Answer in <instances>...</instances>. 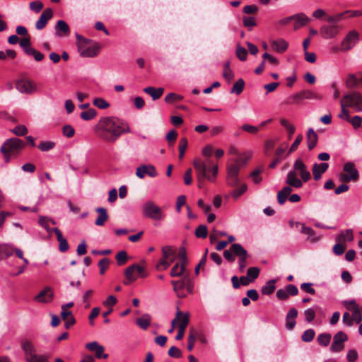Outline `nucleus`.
Returning <instances> with one entry per match:
<instances>
[{
    "mask_svg": "<svg viewBox=\"0 0 362 362\" xmlns=\"http://www.w3.org/2000/svg\"><path fill=\"white\" fill-rule=\"evenodd\" d=\"M93 131L98 139L111 144L115 142L123 134L131 132L127 122L115 116L100 117Z\"/></svg>",
    "mask_w": 362,
    "mask_h": 362,
    "instance_id": "f257e3e1",
    "label": "nucleus"
},
{
    "mask_svg": "<svg viewBox=\"0 0 362 362\" xmlns=\"http://www.w3.org/2000/svg\"><path fill=\"white\" fill-rule=\"evenodd\" d=\"M310 178L311 175L305 164L300 158H298L293 164V169L286 175V183L295 188H300L303 182H308Z\"/></svg>",
    "mask_w": 362,
    "mask_h": 362,
    "instance_id": "f03ea898",
    "label": "nucleus"
},
{
    "mask_svg": "<svg viewBox=\"0 0 362 362\" xmlns=\"http://www.w3.org/2000/svg\"><path fill=\"white\" fill-rule=\"evenodd\" d=\"M193 165L196 171L197 177H206L209 182H214L218 172V166L211 158H195Z\"/></svg>",
    "mask_w": 362,
    "mask_h": 362,
    "instance_id": "7ed1b4c3",
    "label": "nucleus"
},
{
    "mask_svg": "<svg viewBox=\"0 0 362 362\" xmlns=\"http://www.w3.org/2000/svg\"><path fill=\"white\" fill-rule=\"evenodd\" d=\"M325 23L321 26L320 33L322 38L329 40L339 33V14L327 15Z\"/></svg>",
    "mask_w": 362,
    "mask_h": 362,
    "instance_id": "20e7f679",
    "label": "nucleus"
},
{
    "mask_svg": "<svg viewBox=\"0 0 362 362\" xmlns=\"http://www.w3.org/2000/svg\"><path fill=\"white\" fill-rule=\"evenodd\" d=\"M25 142L18 138L6 139L1 147L0 151L4 154L5 160L8 162L11 156H17L25 147Z\"/></svg>",
    "mask_w": 362,
    "mask_h": 362,
    "instance_id": "39448f33",
    "label": "nucleus"
},
{
    "mask_svg": "<svg viewBox=\"0 0 362 362\" xmlns=\"http://www.w3.org/2000/svg\"><path fill=\"white\" fill-rule=\"evenodd\" d=\"M171 284L173 286V291L180 298H185L187 293H192L194 291V281L189 274H185L180 280L171 281Z\"/></svg>",
    "mask_w": 362,
    "mask_h": 362,
    "instance_id": "423d86ee",
    "label": "nucleus"
},
{
    "mask_svg": "<svg viewBox=\"0 0 362 362\" xmlns=\"http://www.w3.org/2000/svg\"><path fill=\"white\" fill-rule=\"evenodd\" d=\"M143 215L154 221H163L166 215L161 208L151 200L146 201L142 206Z\"/></svg>",
    "mask_w": 362,
    "mask_h": 362,
    "instance_id": "0eeeda50",
    "label": "nucleus"
},
{
    "mask_svg": "<svg viewBox=\"0 0 362 362\" xmlns=\"http://www.w3.org/2000/svg\"><path fill=\"white\" fill-rule=\"evenodd\" d=\"M342 107H349L356 112L362 111V95L358 92H351L344 95L341 100V109Z\"/></svg>",
    "mask_w": 362,
    "mask_h": 362,
    "instance_id": "6e6552de",
    "label": "nucleus"
},
{
    "mask_svg": "<svg viewBox=\"0 0 362 362\" xmlns=\"http://www.w3.org/2000/svg\"><path fill=\"white\" fill-rule=\"evenodd\" d=\"M359 179V173L356 168L355 164L352 162H347L343 166L341 172V182H356Z\"/></svg>",
    "mask_w": 362,
    "mask_h": 362,
    "instance_id": "1a4fd4ad",
    "label": "nucleus"
},
{
    "mask_svg": "<svg viewBox=\"0 0 362 362\" xmlns=\"http://www.w3.org/2000/svg\"><path fill=\"white\" fill-rule=\"evenodd\" d=\"M233 255L238 257V264L240 272H243L247 267V259L249 257L247 251L239 243L232 244Z\"/></svg>",
    "mask_w": 362,
    "mask_h": 362,
    "instance_id": "9d476101",
    "label": "nucleus"
},
{
    "mask_svg": "<svg viewBox=\"0 0 362 362\" xmlns=\"http://www.w3.org/2000/svg\"><path fill=\"white\" fill-rule=\"evenodd\" d=\"M16 88L21 93L30 95L36 92L37 86L29 78H21L16 81Z\"/></svg>",
    "mask_w": 362,
    "mask_h": 362,
    "instance_id": "9b49d317",
    "label": "nucleus"
},
{
    "mask_svg": "<svg viewBox=\"0 0 362 362\" xmlns=\"http://www.w3.org/2000/svg\"><path fill=\"white\" fill-rule=\"evenodd\" d=\"M78 49L81 56L84 57H93L98 54L100 47L96 42L90 44L88 40L87 42L79 44Z\"/></svg>",
    "mask_w": 362,
    "mask_h": 362,
    "instance_id": "f8f14e48",
    "label": "nucleus"
},
{
    "mask_svg": "<svg viewBox=\"0 0 362 362\" xmlns=\"http://www.w3.org/2000/svg\"><path fill=\"white\" fill-rule=\"evenodd\" d=\"M358 40V34L357 32L350 31L343 41L341 42V52H347L352 49Z\"/></svg>",
    "mask_w": 362,
    "mask_h": 362,
    "instance_id": "ddd939ff",
    "label": "nucleus"
},
{
    "mask_svg": "<svg viewBox=\"0 0 362 362\" xmlns=\"http://www.w3.org/2000/svg\"><path fill=\"white\" fill-rule=\"evenodd\" d=\"M343 305L349 311L353 312L352 318L356 324H359L362 321V315L360 313L358 305L356 303L355 300H344Z\"/></svg>",
    "mask_w": 362,
    "mask_h": 362,
    "instance_id": "4468645a",
    "label": "nucleus"
},
{
    "mask_svg": "<svg viewBox=\"0 0 362 362\" xmlns=\"http://www.w3.org/2000/svg\"><path fill=\"white\" fill-rule=\"evenodd\" d=\"M146 175L151 177H155L158 174L155 167L152 165H142L136 168V175L139 178L142 179Z\"/></svg>",
    "mask_w": 362,
    "mask_h": 362,
    "instance_id": "2eb2a0df",
    "label": "nucleus"
},
{
    "mask_svg": "<svg viewBox=\"0 0 362 362\" xmlns=\"http://www.w3.org/2000/svg\"><path fill=\"white\" fill-rule=\"evenodd\" d=\"M341 119H345L346 121L351 124L354 129L360 127L362 122L361 117L356 115L351 117L349 115V111L344 107H342L341 110Z\"/></svg>",
    "mask_w": 362,
    "mask_h": 362,
    "instance_id": "dca6fc26",
    "label": "nucleus"
},
{
    "mask_svg": "<svg viewBox=\"0 0 362 362\" xmlns=\"http://www.w3.org/2000/svg\"><path fill=\"white\" fill-rule=\"evenodd\" d=\"M52 16L53 11L51 8L45 9L35 23V28L39 30L44 29Z\"/></svg>",
    "mask_w": 362,
    "mask_h": 362,
    "instance_id": "f3484780",
    "label": "nucleus"
},
{
    "mask_svg": "<svg viewBox=\"0 0 362 362\" xmlns=\"http://www.w3.org/2000/svg\"><path fill=\"white\" fill-rule=\"evenodd\" d=\"M55 35L57 37L69 36L70 35V28L69 25L63 20H59L54 26Z\"/></svg>",
    "mask_w": 362,
    "mask_h": 362,
    "instance_id": "a211bd4d",
    "label": "nucleus"
},
{
    "mask_svg": "<svg viewBox=\"0 0 362 362\" xmlns=\"http://www.w3.org/2000/svg\"><path fill=\"white\" fill-rule=\"evenodd\" d=\"M35 300L39 303H49L53 299V292L50 287H46L35 297Z\"/></svg>",
    "mask_w": 362,
    "mask_h": 362,
    "instance_id": "6ab92c4d",
    "label": "nucleus"
},
{
    "mask_svg": "<svg viewBox=\"0 0 362 362\" xmlns=\"http://www.w3.org/2000/svg\"><path fill=\"white\" fill-rule=\"evenodd\" d=\"M298 316V310L295 308H291L286 316L285 327L288 330H292L296 324V318Z\"/></svg>",
    "mask_w": 362,
    "mask_h": 362,
    "instance_id": "aec40b11",
    "label": "nucleus"
},
{
    "mask_svg": "<svg viewBox=\"0 0 362 362\" xmlns=\"http://www.w3.org/2000/svg\"><path fill=\"white\" fill-rule=\"evenodd\" d=\"M329 168L327 163H314L313 165V175L315 181L322 177V175L327 171Z\"/></svg>",
    "mask_w": 362,
    "mask_h": 362,
    "instance_id": "412c9836",
    "label": "nucleus"
},
{
    "mask_svg": "<svg viewBox=\"0 0 362 362\" xmlns=\"http://www.w3.org/2000/svg\"><path fill=\"white\" fill-rule=\"evenodd\" d=\"M293 21H295L294 30H298L307 25L310 19L304 13H298L293 15Z\"/></svg>",
    "mask_w": 362,
    "mask_h": 362,
    "instance_id": "4be33fe9",
    "label": "nucleus"
},
{
    "mask_svg": "<svg viewBox=\"0 0 362 362\" xmlns=\"http://www.w3.org/2000/svg\"><path fill=\"white\" fill-rule=\"evenodd\" d=\"M272 49L279 53H284L288 47V43L282 38H279L271 42Z\"/></svg>",
    "mask_w": 362,
    "mask_h": 362,
    "instance_id": "5701e85b",
    "label": "nucleus"
},
{
    "mask_svg": "<svg viewBox=\"0 0 362 362\" xmlns=\"http://www.w3.org/2000/svg\"><path fill=\"white\" fill-rule=\"evenodd\" d=\"M186 264L184 263H176L173 268L171 269L170 275L171 277H179L181 278L185 276V274H189V272H187L185 269Z\"/></svg>",
    "mask_w": 362,
    "mask_h": 362,
    "instance_id": "b1692460",
    "label": "nucleus"
},
{
    "mask_svg": "<svg viewBox=\"0 0 362 362\" xmlns=\"http://www.w3.org/2000/svg\"><path fill=\"white\" fill-rule=\"evenodd\" d=\"M306 139L308 148L310 151H312L316 146L318 140V136L313 128L308 130Z\"/></svg>",
    "mask_w": 362,
    "mask_h": 362,
    "instance_id": "393cba45",
    "label": "nucleus"
},
{
    "mask_svg": "<svg viewBox=\"0 0 362 362\" xmlns=\"http://www.w3.org/2000/svg\"><path fill=\"white\" fill-rule=\"evenodd\" d=\"M21 348L25 353V360L36 354V349L34 345L29 341L25 340L21 342Z\"/></svg>",
    "mask_w": 362,
    "mask_h": 362,
    "instance_id": "a878e982",
    "label": "nucleus"
},
{
    "mask_svg": "<svg viewBox=\"0 0 362 362\" xmlns=\"http://www.w3.org/2000/svg\"><path fill=\"white\" fill-rule=\"evenodd\" d=\"M144 91L146 93L151 95V97L152 98V99L153 100H156L159 99L162 96V95L163 94V92H164V88H156L155 87H153V86H148V87L145 88L144 89Z\"/></svg>",
    "mask_w": 362,
    "mask_h": 362,
    "instance_id": "bb28decb",
    "label": "nucleus"
},
{
    "mask_svg": "<svg viewBox=\"0 0 362 362\" xmlns=\"http://www.w3.org/2000/svg\"><path fill=\"white\" fill-rule=\"evenodd\" d=\"M95 211L99 213V215L95 221V224L98 226H102L108 219L107 210L103 207H98Z\"/></svg>",
    "mask_w": 362,
    "mask_h": 362,
    "instance_id": "cd10ccee",
    "label": "nucleus"
},
{
    "mask_svg": "<svg viewBox=\"0 0 362 362\" xmlns=\"http://www.w3.org/2000/svg\"><path fill=\"white\" fill-rule=\"evenodd\" d=\"M13 254V246L9 244L0 245V260L6 259Z\"/></svg>",
    "mask_w": 362,
    "mask_h": 362,
    "instance_id": "c85d7f7f",
    "label": "nucleus"
},
{
    "mask_svg": "<svg viewBox=\"0 0 362 362\" xmlns=\"http://www.w3.org/2000/svg\"><path fill=\"white\" fill-rule=\"evenodd\" d=\"M291 186H286L277 194V200L279 204L282 205L285 203L288 196L292 191Z\"/></svg>",
    "mask_w": 362,
    "mask_h": 362,
    "instance_id": "c756f323",
    "label": "nucleus"
},
{
    "mask_svg": "<svg viewBox=\"0 0 362 362\" xmlns=\"http://www.w3.org/2000/svg\"><path fill=\"white\" fill-rule=\"evenodd\" d=\"M346 86L348 88L352 89L357 88L361 83L358 78L353 74H349L345 80Z\"/></svg>",
    "mask_w": 362,
    "mask_h": 362,
    "instance_id": "7c9ffc66",
    "label": "nucleus"
},
{
    "mask_svg": "<svg viewBox=\"0 0 362 362\" xmlns=\"http://www.w3.org/2000/svg\"><path fill=\"white\" fill-rule=\"evenodd\" d=\"M276 280L271 279L266 282V284L262 287L261 292L263 295H271L274 293L276 288Z\"/></svg>",
    "mask_w": 362,
    "mask_h": 362,
    "instance_id": "2f4dec72",
    "label": "nucleus"
},
{
    "mask_svg": "<svg viewBox=\"0 0 362 362\" xmlns=\"http://www.w3.org/2000/svg\"><path fill=\"white\" fill-rule=\"evenodd\" d=\"M303 100H305L303 90L298 92L293 95H290L286 100L285 103L287 105H292L299 103Z\"/></svg>",
    "mask_w": 362,
    "mask_h": 362,
    "instance_id": "473e14b6",
    "label": "nucleus"
},
{
    "mask_svg": "<svg viewBox=\"0 0 362 362\" xmlns=\"http://www.w3.org/2000/svg\"><path fill=\"white\" fill-rule=\"evenodd\" d=\"M151 323V316L145 314L142 317L136 320V324L143 329H146Z\"/></svg>",
    "mask_w": 362,
    "mask_h": 362,
    "instance_id": "72a5a7b5",
    "label": "nucleus"
},
{
    "mask_svg": "<svg viewBox=\"0 0 362 362\" xmlns=\"http://www.w3.org/2000/svg\"><path fill=\"white\" fill-rule=\"evenodd\" d=\"M25 54L27 56L33 57L34 59L37 62L42 61L45 58V55L34 47H31L30 49H27Z\"/></svg>",
    "mask_w": 362,
    "mask_h": 362,
    "instance_id": "f704fd0d",
    "label": "nucleus"
},
{
    "mask_svg": "<svg viewBox=\"0 0 362 362\" xmlns=\"http://www.w3.org/2000/svg\"><path fill=\"white\" fill-rule=\"evenodd\" d=\"M332 334L329 333H321L317 337V341L322 346H327L330 343Z\"/></svg>",
    "mask_w": 362,
    "mask_h": 362,
    "instance_id": "c9c22d12",
    "label": "nucleus"
},
{
    "mask_svg": "<svg viewBox=\"0 0 362 362\" xmlns=\"http://www.w3.org/2000/svg\"><path fill=\"white\" fill-rule=\"evenodd\" d=\"M136 272L133 264L128 267L124 272L125 276L128 281H124V284L128 285L129 284L134 281L136 279V276H134V273Z\"/></svg>",
    "mask_w": 362,
    "mask_h": 362,
    "instance_id": "e433bc0d",
    "label": "nucleus"
},
{
    "mask_svg": "<svg viewBox=\"0 0 362 362\" xmlns=\"http://www.w3.org/2000/svg\"><path fill=\"white\" fill-rule=\"evenodd\" d=\"M245 81L242 78H239L233 85L230 93H235L236 95L240 94L244 88Z\"/></svg>",
    "mask_w": 362,
    "mask_h": 362,
    "instance_id": "4c0bfd02",
    "label": "nucleus"
},
{
    "mask_svg": "<svg viewBox=\"0 0 362 362\" xmlns=\"http://www.w3.org/2000/svg\"><path fill=\"white\" fill-rule=\"evenodd\" d=\"M97 115V112L95 109L90 108L86 111H83L81 113L80 117L85 121H89L95 118Z\"/></svg>",
    "mask_w": 362,
    "mask_h": 362,
    "instance_id": "58836bf2",
    "label": "nucleus"
},
{
    "mask_svg": "<svg viewBox=\"0 0 362 362\" xmlns=\"http://www.w3.org/2000/svg\"><path fill=\"white\" fill-rule=\"evenodd\" d=\"M259 269L257 267H250L247 271V276L250 279L251 283L254 282L259 274Z\"/></svg>",
    "mask_w": 362,
    "mask_h": 362,
    "instance_id": "ea45409f",
    "label": "nucleus"
},
{
    "mask_svg": "<svg viewBox=\"0 0 362 362\" xmlns=\"http://www.w3.org/2000/svg\"><path fill=\"white\" fill-rule=\"evenodd\" d=\"M177 321H180L178 328L186 329V327H187L189 322V313H182V315L180 316Z\"/></svg>",
    "mask_w": 362,
    "mask_h": 362,
    "instance_id": "a19ab883",
    "label": "nucleus"
},
{
    "mask_svg": "<svg viewBox=\"0 0 362 362\" xmlns=\"http://www.w3.org/2000/svg\"><path fill=\"white\" fill-rule=\"evenodd\" d=\"M354 240L353 230L347 229L344 232L341 231V242L349 243Z\"/></svg>",
    "mask_w": 362,
    "mask_h": 362,
    "instance_id": "79ce46f5",
    "label": "nucleus"
},
{
    "mask_svg": "<svg viewBox=\"0 0 362 362\" xmlns=\"http://www.w3.org/2000/svg\"><path fill=\"white\" fill-rule=\"evenodd\" d=\"M173 261H174V258H171L168 261V259H164V257H162L159 260V262L156 266V269L158 270H161V269L165 270Z\"/></svg>",
    "mask_w": 362,
    "mask_h": 362,
    "instance_id": "37998d69",
    "label": "nucleus"
},
{
    "mask_svg": "<svg viewBox=\"0 0 362 362\" xmlns=\"http://www.w3.org/2000/svg\"><path fill=\"white\" fill-rule=\"evenodd\" d=\"M207 234V228L205 225H199L195 230V235L197 238H206Z\"/></svg>",
    "mask_w": 362,
    "mask_h": 362,
    "instance_id": "c03bdc74",
    "label": "nucleus"
},
{
    "mask_svg": "<svg viewBox=\"0 0 362 362\" xmlns=\"http://www.w3.org/2000/svg\"><path fill=\"white\" fill-rule=\"evenodd\" d=\"M55 146V143L51 141H41L38 145V148L42 151H48Z\"/></svg>",
    "mask_w": 362,
    "mask_h": 362,
    "instance_id": "a18cd8bd",
    "label": "nucleus"
},
{
    "mask_svg": "<svg viewBox=\"0 0 362 362\" xmlns=\"http://www.w3.org/2000/svg\"><path fill=\"white\" fill-rule=\"evenodd\" d=\"M183 97L174 93H170L165 97V101L167 103L171 104L176 101L182 100Z\"/></svg>",
    "mask_w": 362,
    "mask_h": 362,
    "instance_id": "49530a36",
    "label": "nucleus"
},
{
    "mask_svg": "<svg viewBox=\"0 0 362 362\" xmlns=\"http://www.w3.org/2000/svg\"><path fill=\"white\" fill-rule=\"evenodd\" d=\"M262 172L261 169L257 168L250 174L249 177L252 179L255 184H259L262 182V177L260 176Z\"/></svg>",
    "mask_w": 362,
    "mask_h": 362,
    "instance_id": "de8ad7c7",
    "label": "nucleus"
},
{
    "mask_svg": "<svg viewBox=\"0 0 362 362\" xmlns=\"http://www.w3.org/2000/svg\"><path fill=\"white\" fill-rule=\"evenodd\" d=\"M115 258L119 266L124 265L127 261V253L122 250L117 254Z\"/></svg>",
    "mask_w": 362,
    "mask_h": 362,
    "instance_id": "09e8293b",
    "label": "nucleus"
},
{
    "mask_svg": "<svg viewBox=\"0 0 362 362\" xmlns=\"http://www.w3.org/2000/svg\"><path fill=\"white\" fill-rule=\"evenodd\" d=\"M162 255L164 259H170L171 258L175 259V252L171 247L164 246L162 248Z\"/></svg>",
    "mask_w": 362,
    "mask_h": 362,
    "instance_id": "8fccbe9b",
    "label": "nucleus"
},
{
    "mask_svg": "<svg viewBox=\"0 0 362 362\" xmlns=\"http://www.w3.org/2000/svg\"><path fill=\"white\" fill-rule=\"evenodd\" d=\"M315 335V332L314 329H308L303 332L301 338L303 341L310 342L314 339Z\"/></svg>",
    "mask_w": 362,
    "mask_h": 362,
    "instance_id": "3c124183",
    "label": "nucleus"
},
{
    "mask_svg": "<svg viewBox=\"0 0 362 362\" xmlns=\"http://www.w3.org/2000/svg\"><path fill=\"white\" fill-rule=\"evenodd\" d=\"M27 362H48V356L45 355L34 354L28 358Z\"/></svg>",
    "mask_w": 362,
    "mask_h": 362,
    "instance_id": "603ef678",
    "label": "nucleus"
},
{
    "mask_svg": "<svg viewBox=\"0 0 362 362\" xmlns=\"http://www.w3.org/2000/svg\"><path fill=\"white\" fill-rule=\"evenodd\" d=\"M93 104L100 109H106L110 107V104L103 98H95Z\"/></svg>",
    "mask_w": 362,
    "mask_h": 362,
    "instance_id": "864d4df0",
    "label": "nucleus"
},
{
    "mask_svg": "<svg viewBox=\"0 0 362 362\" xmlns=\"http://www.w3.org/2000/svg\"><path fill=\"white\" fill-rule=\"evenodd\" d=\"M19 45L21 46V47L23 49L24 53L27 51V49L33 47L31 46V41H30V36H27V37L22 38L19 42Z\"/></svg>",
    "mask_w": 362,
    "mask_h": 362,
    "instance_id": "5fc2aeb1",
    "label": "nucleus"
},
{
    "mask_svg": "<svg viewBox=\"0 0 362 362\" xmlns=\"http://www.w3.org/2000/svg\"><path fill=\"white\" fill-rule=\"evenodd\" d=\"M301 232L307 235L312 241H316L318 240V238H315V231L310 227H306L304 224H303Z\"/></svg>",
    "mask_w": 362,
    "mask_h": 362,
    "instance_id": "6e6d98bb",
    "label": "nucleus"
},
{
    "mask_svg": "<svg viewBox=\"0 0 362 362\" xmlns=\"http://www.w3.org/2000/svg\"><path fill=\"white\" fill-rule=\"evenodd\" d=\"M236 55H237V57L240 61H245L247 59V51L245 48H244L243 47H241L238 45L237 46V49H236Z\"/></svg>",
    "mask_w": 362,
    "mask_h": 362,
    "instance_id": "4d7b16f0",
    "label": "nucleus"
},
{
    "mask_svg": "<svg viewBox=\"0 0 362 362\" xmlns=\"http://www.w3.org/2000/svg\"><path fill=\"white\" fill-rule=\"evenodd\" d=\"M303 92L305 99L320 100L322 98L321 96L318 93H317L314 91L309 90H303Z\"/></svg>",
    "mask_w": 362,
    "mask_h": 362,
    "instance_id": "13d9d810",
    "label": "nucleus"
},
{
    "mask_svg": "<svg viewBox=\"0 0 362 362\" xmlns=\"http://www.w3.org/2000/svg\"><path fill=\"white\" fill-rule=\"evenodd\" d=\"M330 350L332 352L339 351V332H337L333 337V342L330 346Z\"/></svg>",
    "mask_w": 362,
    "mask_h": 362,
    "instance_id": "bf43d9fd",
    "label": "nucleus"
},
{
    "mask_svg": "<svg viewBox=\"0 0 362 362\" xmlns=\"http://www.w3.org/2000/svg\"><path fill=\"white\" fill-rule=\"evenodd\" d=\"M227 234L225 231H218L216 229H214L210 235H209V239L210 242L213 243L214 241L218 239L221 236H226Z\"/></svg>",
    "mask_w": 362,
    "mask_h": 362,
    "instance_id": "052dcab7",
    "label": "nucleus"
},
{
    "mask_svg": "<svg viewBox=\"0 0 362 362\" xmlns=\"http://www.w3.org/2000/svg\"><path fill=\"white\" fill-rule=\"evenodd\" d=\"M62 133L67 138H71L74 136L75 129L71 125L66 124L63 127Z\"/></svg>",
    "mask_w": 362,
    "mask_h": 362,
    "instance_id": "680f3d73",
    "label": "nucleus"
},
{
    "mask_svg": "<svg viewBox=\"0 0 362 362\" xmlns=\"http://www.w3.org/2000/svg\"><path fill=\"white\" fill-rule=\"evenodd\" d=\"M11 132L16 136H24L27 134L28 129L25 125H18Z\"/></svg>",
    "mask_w": 362,
    "mask_h": 362,
    "instance_id": "e2e57ef3",
    "label": "nucleus"
},
{
    "mask_svg": "<svg viewBox=\"0 0 362 362\" xmlns=\"http://www.w3.org/2000/svg\"><path fill=\"white\" fill-rule=\"evenodd\" d=\"M223 76L228 81H230L233 78V74L230 69V64L228 62L224 64V71L223 73Z\"/></svg>",
    "mask_w": 362,
    "mask_h": 362,
    "instance_id": "0e129e2a",
    "label": "nucleus"
},
{
    "mask_svg": "<svg viewBox=\"0 0 362 362\" xmlns=\"http://www.w3.org/2000/svg\"><path fill=\"white\" fill-rule=\"evenodd\" d=\"M29 7L35 13H39L43 8V4L40 1H34L30 3Z\"/></svg>",
    "mask_w": 362,
    "mask_h": 362,
    "instance_id": "69168bd1",
    "label": "nucleus"
},
{
    "mask_svg": "<svg viewBox=\"0 0 362 362\" xmlns=\"http://www.w3.org/2000/svg\"><path fill=\"white\" fill-rule=\"evenodd\" d=\"M305 320L307 322H311L315 317V312L313 308H308L304 311Z\"/></svg>",
    "mask_w": 362,
    "mask_h": 362,
    "instance_id": "338daca9",
    "label": "nucleus"
},
{
    "mask_svg": "<svg viewBox=\"0 0 362 362\" xmlns=\"http://www.w3.org/2000/svg\"><path fill=\"white\" fill-rule=\"evenodd\" d=\"M110 260L108 258H103L98 262V267L100 268V274H103L105 270L108 268Z\"/></svg>",
    "mask_w": 362,
    "mask_h": 362,
    "instance_id": "774afa93",
    "label": "nucleus"
}]
</instances>
